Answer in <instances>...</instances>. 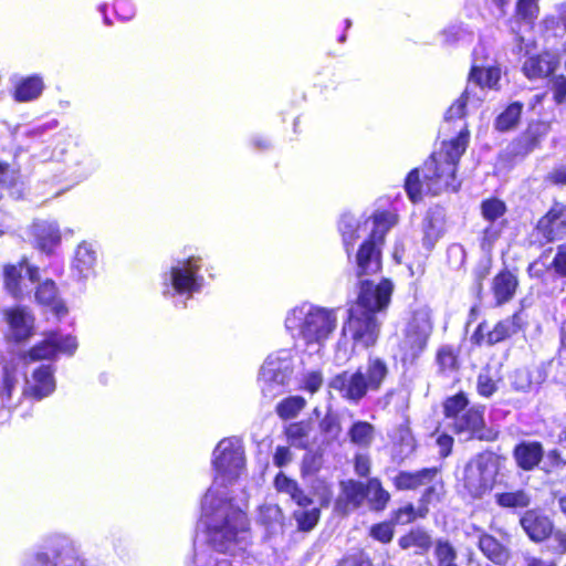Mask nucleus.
<instances>
[{"mask_svg":"<svg viewBox=\"0 0 566 566\" xmlns=\"http://www.w3.org/2000/svg\"><path fill=\"white\" fill-rule=\"evenodd\" d=\"M523 111L521 102L511 103L495 119L494 127L499 132H509L516 127Z\"/></svg>","mask_w":566,"mask_h":566,"instance_id":"nucleus-37","label":"nucleus"},{"mask_svg":"<svg viewBox=\"0 0 566 566\" xmlns=\"http://www.w3.org/2000/svg\"><path fill=\"white\" fill-rule=\"evenodd\" d=\"M517 332V326L515 324L514 318H505L503 321H500L493 329L488 331L486 335V345L492 346L500 342L505 340L513 334Z\"/></svg>","mask_w":566,"mask_h":566,"instance_id":"nucleus-40","label":"nucleus"},{"mask_svg":"<svg viewBox=\"0 0 566 566\" xmlns=\"http://www.w3.org/2000/svg\"><path fill=\"white\" fill-rule=\"evenodd\" d=\"M203 260L191 255L171 263L161 274L160 289L165 298L171 301L176 307L185 308L187 301L205 286V276L201 273Z\"/></svg>","mask_w":566,"mask_h":566,"instance_id":"nucleus-4","label":"nucleus"},{"mask_svg":"<svg viewBox=\"0 0 566 566\" xmlns=\"http://www.w3.org/2000/svg\"><path fill=\"white\" fill-rule=\"evenodd\" d=\"M323 384V377L319 371H311L303 379V388L311 394L319 390Z\"/></svg>","mask_w":566,"mask_h":566,"instance_id":"nucleus-64","label":"nucleus"},{"mask_svg":"<svg viewBox=\"0 0 566 566\" xmlns=\"http://www.w3.org/2000/svg\"><path fill=\"white\" fill-rule=\"evenodd\" d=\"M386 361L370 356L365 367L355 371H343L329 381V388L337 391L342 398L358 403L370 391H377L388 375Z\"/></svg>","mask_w":566,"mask_h":566,"instance_id":"nucleus-5","label":"nucleus"},{"mask_svg":"<svg viewBox=\"0 0 566 566\" xmlns=\"http://www.w3.org/2000/svg\"><path fill=\"white\" fill-rule=\"evenodd\" d=\"M319 430L327 442L337 440L342 432V426L337 413L331 410L327 411L319 421Z\"/></svg>","mask_w":566,"mask_h":566,"instance_id":"nucleus-42","label":"nucleus"},{"mask_svg":"<svg viewBox=\"0 0 566 566\" xmlns=\"http://www.w3.org/2000/svg\"><path fill=\"white\" fill-rule=\"evenodd\" d=\"M443 35L446 38V42L455 43L470 38L471 33L462 25H451L444 30Z\"/></svg>","mask_w":566,"mask_h":566,"instance_id":"nucleus-60","label":"nucleus"},{"mask_svg":"<svg viewBox=\"0 0 566 566\" xmlns=\"http://www.w3.org/2000/svg\"><path fill=\"white\" fill-rule=\"evenodd\" d=\"M96 251L88 242H82L77 245L72 262V272L78 279H87L94 273L96 265Z\"/></svg>","mask_w":566,"mask_h":566,"instance_id":"nucleus-27","label":"nucleus"},{"mask_svg":"<svg viewBox=\"0 0 566 566\" xmlns=\"http://www.w3.org/2000/svg\"><path fill=\"white\" fill-rule=\"evenodd\" d=\"M513 454L517 465L528 471L541 462L544 452L539 442L524 441L515 447Z\"/></svg>","mask_w":566,"mask_h":566,"instance_id":"nucleus-29","label":"nucleus"},{"mask_svg":"<svg viewBox=\"0 0 566 566\" xmlns=\"http://www.w3.org/2000/svg\"><path fill=\"white\" fill-rule=\"evenodd\" d=\"M32 233L36 247L45 253H51L61 242L60 227L55 221H35L32 226Z\"/></svg>","mask_w":566,"mask_h":566,"instance_id":"nucleus-22","label":"nucleus"},{"mask_svg":"<svg viewBox=\"0 0 566 566\" xmlns=\"http://www.w3.org/2000/svg\"><path fill=\"white\" fill-rule=\"evenodd\" d=\"M469 144V132L461 127L457 137L443 142L441 149L434 153L422 167V181L418 169L411 170L405 181V189L412 202L421 199V188L427 192L439 195L444 190L457 191L460 184L457 182L455 171L461 156Z\"/></svg>","mask_w":566,"mask_h":566,"instance_id":"nucleus-2","label":"nucleus"},{"mask_svg":"<svg viewBox=\"0 0 566 566\" xmlns=\"http://www.w3.org/2000/svg\"><path fill=\"white\" fill-rule=\"evenodd\" d=\"M369 535L384 544L389 543L394 536V528L390 523H378L370 527Z\"/></svg>","mask_w":566,"mask_h":566,"instance_id":"nucleus-51","label":"nucleus"},{"mask_svg":"<svg viewBox=\"0 0 566 566\" xmlns=\"http://www.w3.org/2000/svg\"><path fill=\"white\" fill-rule=\"evenodd\" d=\"M516 14L520 19L532 23L538 15L537 0H518Z\"/></svg>","mask_w":566,"mask_h":566,"instance_id":"nucleus-48","label":"nucleus"},{"mask_svg":"<svg viewBox=\"0 0 566 566\" xmlns=\"http://www.w3.org/2000/svg\"><path fill=\"white\" fill-rule=\"evenodd\" d=\"M434 555L438 560V566H457L454 563L457 552L449 542L438 541L434 548Z\"/></svg>","mask_w":566,"mask_h":566,"instance_id":"nucleus-44","label":"nucleus"},{"mask_svg":"<svg viewBox=\"0 0 566 566\" xmlns=\"http://www.w3.org/2000/svg\"><path fill=\"white\" fill-rule=\"evenodd\" d=\"M35 298L38 303L50 306L57 317H62L67 312L65 305L57 300L56 286L51 280H46L38 286Z\"/></svg>","mask_w":566,"mask_h":566,"instance_id":"nucleus-32","label":"nucleus"},{"mask_svg":"<svg viewBox=\"0 0 566 566\" xmlns=\"http://www.w3.org/2000/svg\"><path fill=\"white\" fill-rule=\"evenodd\" d=\"M401 549L415 548V554L423 555L431 547L430 535L421 528L411 530L398 539Z\"/></svg>","mask_w":566,"mask_h":566,"instance_id":"nucleus-36","label":"nucleus"},{"mask_svg":"<svg viewBox=\"0 0 566 566\" xmlns=\"http://www.w3.org/2000/svg\"><path fill=\"white\" fill-rule=\"evenodd\" d=\"M511 384L517 391H527L531 389V374L526 369H516L511 376Z\"/></svg>","mask_w":566,"mask_h":566,"instance_id":"nucleus-53","label":"nucleus"},{"mask_svg":"<svg viewBox=\"0 0 566 566\" xmlns=\"http://www.w3.org/2000/svg\"><path fill=\"white\" fill-rule=\"evenodd\" d=\"M77 349V340L70 334L51 332L45 339L29 350L31 360L52 359L57 354L72 356Z\"/></svg>","mask_w":566,"mask_h":566,"instance_id":"nucleus-14","label":"nucleus"},{"mask_svg":"<svg viewBox=\"0 0 566 566\" xmlns=\"http://www.w3.org/2000/svg\"><path fill=\"white\" fill-rule=\"evenodd\" d=\"M551 88L553 91L554 101L557 104L566 102V76L556 75L551 80Z\"/></svg>","mask_w":566,"mask_h":566,"instance_id":"nucleus-55","label":"nucleus"},{"mask_svg":"<svg viewBox=\"0 0 566 566\" xmlns=\"http://www.w3.org/2000/svg\"><path fill=\"white\" fill-rule=\"evenodd\" d=\"M496 505L513 513L530 507L532 504V494L528 490L521 488H506L503 491L494 493Z\"/></svg>","mask_w":566,"mask_h":566,"instance_id":"nucleus-24","label":"nucleus"},{"mask_svg":"<svg viewBox=\"0 0 566 566\" xmlns=\"http://www.w3.org/2000/svg\"><path fill=\"white\" fill-rule=\"evenodd\" d=\"M437 361L441 369L451 370L454 368L457 363V357L449 347H442L437 355Z\"/></svg>","mask_w":566,"mask_h":566,"instance_id":"nucleus-58","label":"nucleus"},{"mask_svg":"<svg viewBox=\"0 0 566 566\" xmlns=\"http://www.w3.org/2000/svg\"><path fill=\"white\" fill-rule=\"evenodd\" d=\"M505 212L506 205L497 198L485 199L481 203L482 217L491 223L502 218Z\"/></svg>","mask_w":566,"mask_h":566,"instance_id":"nucleus-43","label":"nucleus"},{"mask_svg":"<svg viewBox=\"0 0 566 566\" xmlns=\"http://www.w3.org/2000/svg\"><path fill=\"white\" fill-rule=\"evenodd\" d=\"M17 379L14 376L10 374H6L3 377V382L0 389V398L3 407L13 408L20 402V398L17 401H13V391L17 388Z\"/></svg>","mask_w":566,"mask_h":566,"instance_id":"nucleus-47","label":"nucleus"},{"mask_svg":"<svg viewBox=\"0 0 566 566\" xmlns=\"http://www.w3.org/2000/svg\"><path fill=\"white\" fill-rule=\"evenodd\" d=\"M313 426L308 421L290 423L285 429L289 442L298 449H308L313 444Z\"/></svg>","mask_w":566,"mask_h":566,"instance_id":"nucleus-33","label":"nucleus"},{"mask_svg":"<svg viewBox=\"0 0 566 566\" xmlns=\"http://www.w3.org/2000/svg\"><path fill=\"white\" fill-rule=\"evenodd\" d=\"M216 476L201 501V522L210 544L220 551L235 552L250 545L247 514L228 496L227 483L235 481L245 470V458L239 439H222L213 450Z\"/></svg>","mask_w":566,"mask_h":566,"instance_id":"nucleus-1","label":"nucleus"},{"mask_svg":"<svg viewBox=\"0 0 566 566\" xmlns=\"http://www.w3.org/2000/svg\"><path fill=\"white\" fill-rule=\"evenodd\" d=\"M483 415L484 409L478 407L467 409L452 421L454 432L464 440H495L497 432L486 427Z\"/></svg>","mask_w":566,"mask_h":566,"instance_id":"nucleus-13","label":"nucleus"},{"mask_svg":"<svg viewBox=\"0 0 566 566\" xmlns=\"http://www.w3.org/2000/svg\"><path fill=\"white\" fill-rule=\"evenodd\" d=\"M465 250L459 243L451 244L447 250V261L452 270H460L465 262Z\"/></svg>","mask_w":566,"mask_h":566,"instance_id":"nucleus-49","label":"nucleus"},{"mask_svg":"<svg viewBox=\"0 0 566 566\" xmlns=\"http://www.w3.org/2000/svg\"><path fill=\"white\" fill-rule=\"evenodd\" d=\"M373 218L374 214L363 219L356 218L352 213H344L340 217L338 229L348 258H350V250L354 249L357 239H359L363 233L368 232L369 234L371 232Z\"/></svg>","mask_w":566,"mask_h":566,"instance_id":"nucleus-16","label":"nucleus"},{"mask_svg":"<svg viewBox=\"0 0 566 566\" xmlns=\"http://www.w3.org/2000/svg\"><path fill=\"white\" fill-rule=\"evenodd\" d=\"M520 523L524 532L534 542L546 539L553 531V524L549 518L534 510L526 511L521 517Z\"/></svg>","mask_w":566,"mask_h":566,"instance_id":"nucleus-23","label":"nucleus"},{"mask_svg":"<svg viewBox=\"0 0 566 566\" xmlns=\"http://www.w3.org/2000/svg\"><path fill=\"white\" fill-rule=\"evenodd\" d=\"M396 214L390 211H376L373 218V230L355 253V273L364 276L377 274L381 270V245L385 235L395 226Z\"/></svg>","mask_w":566,"mask_h":566,"instance_id":"nucleus-6","label":"nucleus"},{"mask_svg":"<svg viewBox=\"0 0 566 566\" xmlns=\"http://www.w3.org/2000/svg\"><path fill=\"white\" fill-rule=\"evenodd\" d=\"M40 548L48 552L57 563H64L69 557L77 553L74 541L61 533L50 534L44 537Z\"/></svg>","mask_w":566,"mask_h":566,"instance_id":"nucleus-25","label":"nucleus"},{"mask_svg":"<svg viewBox=\"0 0 566 566\" xmlns=\"http://www.w3.org/2000/svg\"><path fill=\"white\" fill-rule=\"evenodd\" d=\"M57 564L59 563L51 557L48 552L40 548L31 557L27 558L22 566H57Z\"/></svg>","mask_w":566,"mask_h":566,"instance_id":"nucleus-54","label":"nucleus"},{"mask_svg":"<svg viewBox=\"0 0 566 566\" xmlns=\"http://www.w3.org/2000/svg\"><path fill=\"white\" fill-rule=\"evenodd\" d=\"M536 230L546 242L562 240L566 235V207H553L538 220Z\"/></svg>","mask_w":566,"mask_h":566,"instance_id":"nucleus-17","label":"nucleus"},{"mask_svg":"<svg viewBox=\"0 0 566 566\" xmlns=\"http://www.w3.org/2000/svg\"><path fill=\"white\" fill-rule=\"evenodd\" d=\"M416 517H417V513H416L413 505L408 504L403 507H400L399 510H397L395 512L394 520L397 524L405 525V524H408V523H411L412 521H415Z\"/></svg>","mask_w":566,"mask_h":566,"instance_id":"nucleus-63","label":"nucleus"},{"mask_svg":"<svg viewBox=\"0 0 566 566\" xmlns=\"http://www.w3.org/2000/svg\"><path fill=\"white\" fill-rule=\"evenodd\" d=\"M116 15L123 20L128 21L135 15V6L130 0H116L114 3Z\"/></svg>","mask_w":566,"mask_h":566,"instance_id":"nucleus-56","label":"nucleus"},{"mask_svg":"<svg viewBox=\"0 0 566 566\" xmlns=\"http://www.w3.org/2000/svg\"><path fill=\"white\" fill-rule=\"evenodd\" d=\"M479 547L481 552L495 564H503L507 559L505 548L491 535L482 534L479 539Z\"/></svg>","mask_w":566,"mask_h":566,"instance_id":"nucleus-38","label":"nucleus"},{"mask_svg":"<svg viewBox=\"0 0 566 566\" xmlns=\"http://www.w3.org/2000/svg\"><path fill=\"white\" fill-rule=\"evenodd\" d=\"M28 275V280L34 283L39 280V269L30 266L25 261L20 262L18 265H6L3 269V280L6 290L15 298L23 295L22 284L25 282L23 275Z\"/></svg>","mask_w":566,"mask_h":566,"instance_id":"nucleus-18","label":"nucleus"},{"mask_svg":"<svg viewBox=\"0 0 566 566\" xmlns=\"http://www.w3.org/2000/svg\"><path fill=\"white\" fill-rule=\"evenodd\" d=\"M444 231V213L440 208L429 209L422 221V247L432 251Z\"/></svg>","mask_w":566,"mask_h":566,"instance_id":"nucleus-20","label":"nucleus"},{"mask_svg":"<svg viewBox=\"0 0 566 566\" xmlns=\"http://www.w3.org/2000/svg\"><path fill=\"white\" fill-rule=\"evenodd\" d=\"M366 485L361 482L348 480L342 483V495L337 501V507L347 514L358 509L366 500Z\"/></svg>","mask_w":566,"mask_h":566,"instance_id":"nucleus-26","label":"nucleus"},{"mask_svg":"<svg viewBox=\"0 0 566 566\" xmlns=\"http://www.w3.org/2000/svg\"><path fill=\"white\" fill-rule=\"evenodd\" d=\"M294 371L291 350L282 349L266 357L260 369L259 380L265 395H276V389L287 385Z\"/></svg>","mask_w":566,"mask_h":566,"instance_id":"nucleus-8","label":"nucleus"},{"mask_svg":"<svg viewBox=\"0 0 566 566\" xmlns=\"http://www.w3.org/2000/svg\"><path fill=\"white\" fill-rule=\"evenodd\" d=\"M13 84L12 96L14 101L19 103H28L38 99L44 88L45 84L43 77L40 74H32L29 76L12 77Z\"/></svg>","mask_w":566,"mask_h":566,"instance_id":"nucleus-19","label":"nucleus"},{"mask_svg":"<svg viewBox=\"0 0 566 566\" xmlns=\"http://www.w3.org/2000/svg\"><path fill=\"white\" fill-rule=\"evenodd\" d=\"M432 325L427 313H416L408 322L399 342V354L403 364H413L423 353Z\"/></svg>","mask_w":566,"mask_h":566,"instance_id":"nucleus-9","label":"nucleus"},{"mask_svg":"<svg viewBox=\"0 0 566 566\" xmlns=\"http://www.w3.org/2000/svg\"><path fill=\"white\" fill-rule=\"evenodd\" d=\"M284 325L293 338L317 346L318 352L336 329L337 310L304 302L286 313Z\"/></svg>","mask_w":566,"mask_h":566,"instance_id":"nucleus-3","label":"nucleus"},{"mask_svg":"<svg viewBox=\"0 0 566 566\" xmlns=\"http://www.w3.org/2000/svg\"><path fill=\"white\" fill-rule=\"evenodd\" d=\"M468 406V399L464 394H457L452 397H449L444 405V415L449 419L455 420L458 416H460L463 411H465V407Z\"/></svg>","mask_w":566,"mask_h":566,"instance_id":"nucleus-45","label":"nucleus"},{"mask_svg":"<svg viewBox=\"0 0 566 566\" xmlns=\"http://www.w3.org/2000/svg\"><path fill=\"white\" fill-rule=\"evenodd\" d=\"M366 500H368L371 510L381 511L386 507L390 495L381 486L378 479H369L366 484Z\"/></svg>","mask_w":566,"mask_h":566,"instance_id":"nucleus-39","label":"nucleus"},{"mask_svg":"<svg viewBox=\"0 0 566 566\" xmlns=\"http://www.w3.org/2000/svg\"><path fill=\"white\" fill-rule=\"evenodd\" d=\"M472 67L469 75L470 85H475L480 92L485 88L497 90L501 71L495 66L492 49L480 41L472 53Z\"/></svg>","mask_w":566,"mask_h":566,"instance_id":"nucleus-10","label":"nucleus"},{"mask_svg":"<svg viewBox=\"0 0 566 566\" xmlns=\"http://www.w3.org/2000/svg\"><path fill=\"white\" fill-rule=\"evenodd\" d=\"M306 401L301 396H291L283 399L276 406V413L282 419L295 418L300 411L305 407Z\"/></svg>","mask_w":566,"mask_h":566,"instance_id":"nucleus-41","label":"nucleus"},{"mask_svg":"<svg viewBox=\"0 0 566 566\" xmlns=\"http://www.w3.org/2000/svg\"><path fill=\"white\" fill-rule=\"evenodd\" d=\"M56 382L54 369L51 365H41L25 380L22 396L34 400H42L54 392Z\"/></svg>","mask_w":566,"mask_h":566,"instance_id":"nucleus-15","label":"nucleus"},{"mask_svg":"<svg viewBox=\"0 0 566 566\" xmlns=\"http://www.w3.org/2000/svg\"><path fill=\"white\" fill-rule=\"evenodd\" d=\"M545 180L554 186H566V164L555 166L547 174Z\"/></svg>","mask_w":566,"mask_h":566,"instance_id":"nucleus-62","label":"nucleus"},{"mask_svg":"<svg viewBox=\"0 0 566 566\" xmlns=\"http://www.w3.org/2000/svg\"><path fill=\"white\" fill-rule=\"evenodd\" d=\"M338 566H373V564L365 553L356 552L345 556L339 562Z\"/></svg>","mask_w":566,"mask_h":566,"instance_id":"nucleus-61","label":"nucleus"},{"mask_svg":"<svg viewBox=\"0 0 566 566\" xmlns=\"http://www.w3.org/2000/svg\"><path fill=\"white\" fill-rule=\"evenodd\" d=\"M380 324L373 313L359 308L348 310V319L343 326V334L349 335L355 347L368 348L377 342Z\"/></svg>","mask_w":566,"mask_h":566,"instance_id":"nucleus-11","label":"nucleus"},{"mask_svg":"<svg viewBox=\"0 0 566 566\" xmlns=\"http://www.w3.org/2000/svg\"><path fill=\"white\" fill-rule=\"evenodd\" d=\"M294 517L301 531H311L317 524L319 518V510L313 507L311 510L298 509L294 512Z\"/></svg>","mask_w":566,"mask_h":566,"instance_id":"nucleus-46","label":"nucleus"},{"mask_svg":"<svg viewBox=\"0 0 566 566\" xmlns=\"http://www.w3.org/2000/svg\"><path fill=\"white\" fill-rule=\"evenodd\" d=\"M4 317L10 327V338L19 343L30 337L33 318L24 308L15 307L6 310Z\"/></svg>","mask_w":566,"mask_h":566,"instance_id":"nucleus-21","label":"nucleus"},{"mask_svg":"<svg viewBox=\"0 0 566 566\" xmlns=\"http://www.w3.org/2000/svg\"><path fill=\"white\" fill-rule=\"evenodd\" d=\"M484 97V90L480 92L475 85H470V82L468 81V85L462 95L446 112V122L461 119L465 114L464 109L467 104L478 106Z\"/></svg>","mask_w":566,"mask_h":566,"instance_id":"nucleus-28","label":"nucleus"},{"mask_svg":"<svg viewBox=\"0 0 566 566\" xmlns=\"http://www.w3.org/2000/svg\"><path fill=\"white\" fill-rule=\"evenodd\" d=\"M349 441L359 449H368L376 437L375 427L368 421H354L347 432Z\"/></svg>","mask_w":566,"mask_h":566,"instance_id":"nucleus-35","label":"nucleus"},{"mask_svg":"<svg viewBox=\"0 0 566 566\" xmlns=\"http://www.w3.org/2000/svg\"><path fill=\"white\" fill-rule=\"evenodd\" d=\"M548 271H553L558 277H566V245L562 244L557 247V251L547 268Z\"/></svg>","mask_w":566,"mask_h":566,"instance_id":"nucleus-50","label":"nucleus"},{"mask_svg":"<svg viewBox=\"0 0 566 566\" xmlns=\"http://www.w3.org/2000/svg\"><path fill=\"white\" fill-rule=\"evenodd\" d=\"M518 281L514 274L509 271L500 272L494 279L492 291L495 303L501 306L511 301L515 294Z\"/></svg>","mask_w":566,"mask_h":566,"instance_id":"nucleus-31","label":"nucleus"},{"mask_svg":"<svg viewBox=\"0 0 566 566\" xmlns=\"http://www.w3.org/2000/svg\"><path fill=\"white\" fill-rule=\"evenodd\" d=\"M392 290L394 285L387 279H382L377 284L369 279H361L357 300L349 308H359L376 315L389 305Z\"/></svg>","mask_w":566,"mask_h":566,"instance_id":"nucleus-12","label":"nucleus"},{"mask_svg":"<svg viewBox=\"0 0 566 566\" xmlns=\"http://www.w3.org/2000/svg\"><path fill=\"white\" fill-rule=\"evenodd\" d=\"M537 146V139L531 135L522 136L514 144V153L516 155H527Z\"/></svg>","mask_w":566,"mask_h":566,"instance_id":"nucleus-57","label":"nucleus"},{"mask_svg":"<svg viewBox=\"0 0 566 566\" xmlns=\"http://www.w3.org/2000/svg\"><path fill=\"white\" fill-rule=\"evenodd\" d=\"M499 469L500 458L495 453L491 451L478 453L464 467L463 488L470 496L482 497L492 489Z\"/></svg>","mask_w":566,"mask_h":566,"instance_id":"nucleus-7","label":"nucleus"},{"mask_svg":"<svg viewBox=\"0 0 566 566\" xmlns=\"http://www.w3.org/2000/svg\"><path fill=\"white\" fill-rule=\"evenodd\" d=\"M555 69L556 62L548 53L530 56L523 64V73L528 80L547 77Z\"/></svg>","mask_w":566,"mask_h":566,"instance_id":"nucleus-30","label":"nucleus"},{"mask_svg":"<svg viewBox=\"0 0 566 566\" xmlns=\"http://www.w3.org/2000/svg\"><path fill=\"white\" fill-rule=\"evenodd\" d=\"M437 474V469H422L417 472H400L395 478V484L399 490H413L430 483Z\"/></svg>","mask_w":566,"mask_h":566,"instance_id":"nucleus-34","label":"nucleus"},{"mask_svg":"<svg viewBox=\"0 0 566 566\" xmlns=\"http://www.w3.org/2000/svg\"><path fill=\"white\" fill-rule=\"evenodd\" d=\"M496 390L495 381L488 373H481L478 377V391L481 396L490 397Z\"/></svg>","mask_w":566,"mask_h":566,"instance_id":"nucleus-59","label":"nucleus"},{"mask_svg":"<svg viewBox=\"0 0 566 566\" xmlns=\"http://www.w3.org/2000/svg\"><path fill=\"white\" fill-rule=\"evenodd\" d=\"M95 169L94 161L91 157L83 155L76 163V168L72 172L76 182L86 179Z\"/></svg>","mask_w":566,"mask_h":566,"instance_id":"nucleus-52","label":"nucleus"}]
</instances>
